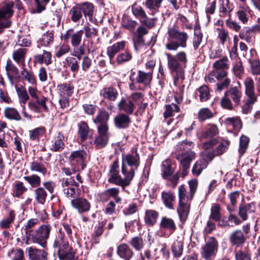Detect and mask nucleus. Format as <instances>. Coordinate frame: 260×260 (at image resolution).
I'll return each instance as SVG.
<instances>
[{"mask_svg": "<svg viewBox=\"0 0 260 260\" xmlns=\"http://www.w3.org/2000/svg\"><path fill=\"white\" fill-rule=\"evenodd\" d=\"M152 75L151 72H145L139 70L138 72L137 76L136 78V81L138 83L143 84L145 86L149 85L151 82Z\"/></svg>", "mask_w": 260, "mask_h": 260, "instance_id": "36", "label": "nucleus"}, {"mask_svg": "<svg viewBox=\"0 0 260 260\" xmlns=\"http://www.w3.org/2000/svg\"><path fill=\"white\" fill-rule=\"evenodd\" d=\"M59 235L54 242L53 246L58 247V255L60 260H67L76 253L69 244L68 241L64 239V234L60 230Z\"/></svg>", "mask_w": 260, "mask_h": 260, "instance_id": "5", "label": "nucleus"}, {"mask_svg": "<svg viewBox=\"0 0 260 260\" xmlns=\"http://www.w3.org/2000/svg\"><path fill=\"white\" fill-rule=\"evenodd\" d=\"M195 94L199 97L201 102H206L210 98V89L207 85H202L197 89Z\"/></svg>", "mask_w": 260, "mask_h": 260, "instance_id": "42", "label": "nucleus"}, {"mask_svg": "<svg viewBox=\"0 0 260 260\" xmlns=\"http://www.w3.org/2000/svg\"><path fill=\"white\" fill-rule=\"evenodd\" d=\"M139 165L140 156L136 151L135 153L127 154L122 158L121 172L128 174L132 181Z\"/></svg>", "mask_w": 260, "mask_h": 260, "instance_id": "4", "label": "nucleus"}, {"mask_svg": "<svg viewBox=\"0 0 260 260\" xmlns=\"http://www.w3.org/2000/svg\"><path fill=\"white\" fill-rule=\"evenodd\" d=\"M219 15L221 17L231 16L234 9L233 4L229 0H219Z\"/></svg>", "mask_w": 260, "mask_h": 260, "instance_id": "24", "label": "nucleus"}, {"mask_svg": "<svg viewBox=\"0 0 260 260\" xmlns=\"http://www.w3.org/2000/svg\"><path fill=\"white\" fill-rule=\"evenodd\" d=\"M126 42L124 41L116 42L107 48V54L111 61L116 54L124 49Z\"/></svg>", "mask_w": 260, "mask_h": 260, "instance_id": "32", "label": "nucleus"}, {"mask_svg": "<svg viewBox=\"0 0 260 260\" xmlns=\"http://www.w3.org/2000/svg\"><path fill=\"white\" fill-rule=\"evenodd\" d=\"M196 154L192 151H187V152H179L175 155L176 159L181 164L183 172L182 176L185 177L187 174V170L189 168L190 164L193 159L195 158Z\"/></svg>", "mask_w": 260, "mask_h": 260, "instance_id": "11", "label": "nucleus"}, {"mask_svg": "<svg viewBox=\"0 0 260 260\" xmlns=\"http://www.w3.org/2000/svg\"><path fill=\"white\" fill-rule=\"evenodd\" d=\"M232 72L233 75L239 79H241L245 73L244 67L242 61L239 59L233 64Z\"/></svg>", "mask_w": 260, "mask_h": 260, "instance_id": "40", "label": "nucleus"}, {"mask_svg": "<svg viewBox=\"0 0 260 260\" xmlns=\"http://www.w3.org/2000/svg\"><path fill=\"white\" fill-rule=\"evenodd\" d=\"M15 88L20 104L25 105L29 99L26 89L24 86L22 85L18 86L17 84L15 85Z\"/></svg>", "mask_w": 260, "mask_h": 260, "instance_id": "43", "label": "nucleus"}, {"mask_svg": "<svg viewBox=\"0 0 260 260\" xmlns=\"http://www.w3.org/2000/svg\"><path fill=\"white\" fill-rule=\"evenodd\" d=\"M213 116V113L208 108L201 109L198 114V118L200 121H204L212 118Z\"/></svg>", "mask_w": 260, "mask_h": 260, "instance_id": "58", "label": "nucleus"}, {"mask_svg": "<svg viewBox=\"0 0 260 260\" xmlns=\"http://www.w3.org/2000/svg\"><path fill=\"white\" fill-rule=\"evenodd\" d=\"M118 94L117 90L112 87H104L100 91V95L110 101H115Z\"/></svg>", "mask_w": 260, "mask_h": 260, "instance_id": "35", "label": "nucleus"}, {"mask_svg": "<svg viewBox=\"0 0 260 260\" xmlns=\"http://www.w3.org/2000/svg\"><path fill=\"white\" fill-rule=\"evenodd\" d=\"M54 42V32L53 31H48L43 34L38 41V46H49Z\"/></svg>", "mask_w": 260, "mask_h": 260, "instance_id": "38", "label": "nucleus"}, {"mask_svg": "<svg viewBox=\"0 0 260 260\" xmlns=\"http://www.w3.org/2000/svg\"><path fill=\"white\" fill-rule=\"evenodd\" d=\"M161 168L162 177L164 179H167L173 174L174 171L172 169L170 160L166 159L162 161L161 165Z\"/></svg>", "mask_w": 260, "mask_h": 260, "instance_id": "49", "label": "nucleus"}, {"mask_svg": "<svg viewBox=\"0 0 260 260\" xmlns=\"http://www.w3.org/2000/svg\"><path fill=\"white\" fill-rule=\"evenodd\" d=\"M118 255L124 260H129L134 255V252L129 246L125 243L118 245L117 247Z\"/></svg>", "mask_w": 260, "mask_h": 260, "instance_id": "23", "label": "nucleus"}, {"mask_svg": "<svg viewBox=\"0 0 260 260\" xmlns=\"http://www.w3.org/2000/svg\"><path fill=\"white\" fill-rule=\"evenodd\" d=\"M161 197L165 207L169 209H173L174 202L175 200L174 194L170 191H162L161 193Z\"/></svg>", "mask_w": 260, "mask_h": 260, "instance_id": "33", "label": "nucleus"}, {"mask_svg": "<svg viewBox=\"0 0 260 260\" xmlns=\"http://www.w3.org/2000/svg\"><path fill=\"white\" fill-rule=\"evenodd\" d=\"M13 3L11 2H8L5 3L1 9V28L3 27L7 28L10 26L11 22L10 18L13 14Z\"/></svg>", "mask_w": 260, "mask_h": 260, "instance_id": "12", "label": "nucleus"}, {"mask_svg": "<svg viewBox=\"0 0 260 260\" xmlns=\"http://www.w3.org/2000/svg\"><path fill=\"white\" fill-rule=\"evenodd\" d=\"M86 157V153L85 151L83 150H77L73 151L69 158L72 166H77L80 170H83L85 167L84 161Z\"/></svg>", "mask_w": 260, "mask_h": 260, "instance_id": "14", "label": "nucleus"}, {"mask_svg": "<svg viewBox=\"0 0 260 260\" xmlns=\"http://www.w3.org/2000/svg\"><path fill=\"white\" fill-rule=\"evenodd\" d=\"M166 55L167 57V60H168L169 56L174 57L175 59L179 64L180 67H182L185 68L186 67V64L188 61L187 54L184 51H180L178 52L176 55H173L169 53H166Z\"/></svg>", "mask_w": 260, "mask_h": 260, "instance_id": "44", "label": "nucleus"}, {"mask_svg": "<svg viewBox=\"0 0 260 260\" xmlns=\"http://www.w3.org/2000/svg\"><path fill=\"white\" fill-rule=\"evenodd\" d=\"M230 144L229 140H223L213 150L217 156H219L225 153L228 149Z\"/></svg>", "mask_w": 260, "mask_h": 260, "instance_id": "64", "label": "nucleus"}, {"mask_svg": "<svg viewBox=\"0 0 260 260\" xmlns=\"http://www.w3.org/2000/svg\"><path fill=\"white\" fill-rule=\"evenodd\" d=\"M64 137L61 132H58L52 140L51 149L53 151H61L64 147Z\"/></svg>", "mask_w": 260, "mask_h": 260, "instance_id": "26", "label": "nucleus"}, {"mask_svg": "<svg viewBox=\"0 0 260 260\" xmlns=\"http://www.w3.org/2000/svg\"><path fill=\"white\" fill-rule=\"evenodd\" d=\"M27 188L24 186V183L21 181H16L13 187L14 196L18 198H22L23 194L27 191Z\"/></svg>", "mask_w": 260, "mask_h": 260, "instance_id": "52", "label": "nucleus"}, {"mask_svg": "<svg viewBox=\"0 0 260 260\" xmlns=\"http://www.w3.org/2000/svg\"><path fill=\"white\" fill-rule=\"evenodd\" d=\"M229 60L226 56L222 57L213 64L214 70H227L229 68Z\"/></svg>", "mask_w": 260, "mask_h": 260, "instance_id": "56", "label": "nucleus"}, {"mask_svg": "<svg viewBox=\"0 0 260 260\" xmlns=\"http://www.w3.org/2000/svg\"><path fill=\"white\" fill-rule=\"evenodd\" d=\"M229 240L232 245L239 246L245 243L246 238L241 230H237L231 233Z\"/></svg>", "mask_w": 260, "mask_h": 260, "instance_id": "21", "label": "nucleus"}, {"mask_svg": "<svg viewBox=\"0 0 260 260\" xmlns=\"http://www.w3.org/2000/svg\"><path fill=\"white\" fill-rule=\"evenodd\" d=\"M51 57L52 55L50 52L44 50L43 54L34 56V60L40 64L44 63L46 65H49L51 63Z\"/></svg>", "mask_w": 260, "mask_h": 260, "instance_id": "46", "label": "nucleus"}, {"mask_svg": "<svg viewBox=\"0 0 260 260\" xmlns=\"http://www.w3.org/2000/svg\"><path fill=\"white\" fill-rule=\"evenodd\" d=\"M46 101L45 98L36 99V102L30 101L28 103V106L31 110L36 113L40 112L41 108H43L44 111H47L48 107L46 105Z\"/></svg>", "mask_w": 260, "mask_h": 260, "instance_id": "29", "label": "nucleus"}, {"mask_svg": "<svg viewBox=\"0 0 260 260\" xmlns=\"http://www.w3.org/2000/svg\"><path fill=\"white\" fill-rule=\"evenodd\" d=\"M129 244L137 251H141L145 245L143 238L140 236L133 237L130 241Z\"/></svg>", "mask_w": 260, "mask_h": 260, "instance_id": "61", "label": "nucleus"}, {"mask_svg": "<svg viewBox=\"0 0 260 260\" xmlns=\"http://www.w3.org/2000/svg\"><path fill=\"white\" fill-rule=\"evenodd\" d=\"M27 50L26 48H19L13 53V59L18 64H20L22 67H25V55Z\"/></svg>", "mask_w": 260, "mask_h": 260, "instance_id": "41", "label": "nucleus"}, {"mask_svg": "<svg viewBox=\"0 0 260 260\" xmlns=\"http://www.w3.org/2000/svg\"><path fill=\"white\" fill-rule=\"evenodd\" d=\"M118 169V161H114L110 170L108 182L120 186L124 189L125 186L130 185L132 181L126 173H122L124 176V178H122L119 174Z\"/></svg>", "mask_w": 260, "mask_h": 260, "instance_id": "6", "label": "nucleus"}, {"mask_svg": "<svg viewBox=\"0 0 260 260\" xmlns=\"http://www.w3.org/2000/svg\"><path fill=\"white\" fill-rule=\"evenodd\" d=\"M35 199L40 204L44 205L46 202L47 193L44 187H39L34 190Z\"/></svg>", "mask_w": 260, "mask_h": 260, "instance_id": "48", "label": "nucleus"}, {"mask_svg": "<svg viewBox=\"0 0 260 260\" xmlns=\"http://www.w3.org/2000/svg\"><path fill=\"white\" fill-rule=\"evenodd\" d=\"M4 115L5 117L9 119L19 121L21 117L17 110L14 108H7L5 110Z\"/></svg>", "mask_w": 260, "mask_h": 260, "instance_id": "57", "label": "nucleus"}, {"mask_svg": "<svg viewBox=\"0 0 260 260\" xmlns=\"http://www.w3.org/2000/svg\"><path fill=\"white\" fill-rule=\"evenodd\" d=\"M115 123L116 126L120 128H124L128 126L130 119L128 116L124 114H121L115 117Z\"/></svg>", "mask_w": 260, "mask_h": 260, "instance_id": "47", "label": "nucleus"}, {"mask_svg": "<svg viewBox=\"0 0 260 260\" xmlns=\"http://www.w3.org/2000/svg\"><path fill=\"white\" fill-rule=\"evenodd\" d=\"M52 227L49 224H44L40 226L36 231V234L32 237L34 242L45 247L47 244V240L49 238Z\"/></svg>", "mask_w": 260, "mask_h": 260, "instance_id": "10", "label": "nucleus"}, {"mask_svg": "<svg viewBox=\"0 0 260 260\" xmlns=\"http://www.w3.org/2000/svg\"><path fill=\"white\" fill-rule=\"evenodd\" d=\"M252 10L246 4L240 5L235 15L238 19L243 24L248 23L249 16L251 15Z\"/></svg>", "mask_w": 260, "mask_h": 260, "instance_id": "16", "label": "nucleus"}, {"mask_svg": "<svg viewBox=\"0 0 260 260\" xmlns=\"http://www.w3.org/2000/svg\"><path fill=\"white\" fill-rule=\"evenodd\" d=\"M71 20L74 22H77L82 17V10L79 5L74 6L70 11Z\"/></svg>", "mask_w": 260, "mask_h": 260, "instance_id": "59", "label": "nucleus"}, {"mask_svg": "<svg viewBox=\"0 0 260 260\" xmlns=\"http://www.w3.org/2000/svg\"><path fill=\"white\" fill-rule=\"evenodd\" d=\"M29 168L30 171L40 173L43 175H45L47 172L44 164L38 161L31 162L30 164Z\"/></svg>", "mask_w": 260, "mask_h": 260, "instance_id": "63", "label": "nucleus"}, {"mask_svg": "<svg viewBox=\"0 0 260 260\" xmlns=\"http://www.w3.org/2000/svg\"><path fill=\"white\" fill-rule=\"evenodd\" d=\"M98 134L94 140L95 147L98 148L105 147L109 140L108 129H98Z\"/></svg>", "mask_w": 260, "mask_h": 260, "instance_id": "20", "label": "nucleus"}, {"mask_svg": "<svg viewBox=\"0 0 260 260\" xmlns=\"http://www.w3.org/2000/svg\"><path fill=\"white\" fill-rule=\"evenodd\" d=\"M218 249V242L214 237H210L202 247L201 256L205 260H214Z\"/></svg>", "mask_w": 260, "mask_h": 260, "instance_id": "8", "label": "nucleus"}, {"mask_svg": "<svg viewBox=\"0 0 260 260\" xmlns=\"http://www.w3.org/2000/svg\"><path fill=\"white\" fill-rule=\"evenodd\" d=\"M28 253L31 260H47V252L44 250L30 247L28 248Z\"/></svg>", "mask_w": 260, "mask_h": 260, "instance_id": "27", "label": "nucleus"}, {"mask_svg": "<svg viewBox=\"0 0 260 260\" xmlns=\"http://www.w3.org/2000/svg\"><path fill=\"white\" fill-rule=\"evenodd\" d=\"M189 192L186 190L184 185H181L178 187L179 203L180 204L187 203L188 201L191 200L194 193L196 191L198 181L192 180L188 182Z\"/></svg>", "mask_w": 260, "mask_h": 260, "instance_id": "9", "label": "nucleus"}, {"mask_svg": "<svg viewBox=\"0 0 260 260\" xmlns=\"http://www.w3.org/2000/svg\"><path fill=\"white\" fill-rule=\"evenodd\" d=\"M58 92L60 96L69 97L73 92L74 86L70 83H63L57 86Z\"/></svg>", "mask_w": 260, "mask_h": 260, "instance_id": "39", "label": "nucleus"}, {"mask_svg": "<svg viewBox=\"0 0 260 260\" xmlns=\"http://www.w3.org/2000/svg\"><path fill=\"white\" fill-rule=\"evenodd\" d=\"M107 223V220L104 219L96 225L91 236V242L94 244H98L100 241V236L103 234L105 225Z\"/></svg>", "mask_w": 260, "mask_h": 260, "instance_id": "25", "label": "nucleus"}, {"mask_svg": "<svg viewBox=\"0 0 260 260\" xmlns=\"http://www.w3.org/2000/svg\"><path fill=\"white\" fill-rule=\"evenodd\" d=\"M7 214L8 216L1 221V228H9L15 219V214L12 209H9Z\"/></svg>", "mask_w": 260, "mask_h": 260, "instance_id": "53", "label": "nucleus"}, {"mask_svg": "<svg viewBox=\"0 0 260 260\" xmlns=\"http://www.w3.org/2000/svg\"><path fill=\"white\" fill-rule=\"evenodd\" d=\"M171 250L175 258L180 257L183 250V242L178 240L174 241L171 246Z\"/></svg>", "mask_w": 260, "mask_h": 260, "instance_id": "51", "label": "nucleus"}, {"mask_svg": "<svg viewBox=\"0 0 260 260\" xmlns=\"http://www.w3.org/2000/svg\"><path fill=\"white\" fill-rule=\"evenodd\" d=\"M83 34V30H80L74 32L73 28L69 29L64 35V39H71V43L73 47H77L81 43Z\"/></svg>", "mask_w": 260, "mask_h": 260, "instance_id": "17", "label": "nucleus"}, {"mask_svg": "<svg viewBox=\"0 0 260 260\" xmlns=\"http://www.w3.org/2000/svg\"><path fill=\"white\" fill-rule=\"evenodd\" d=\"M132 11L133 15L139 18L140 21L147 17V14L144 9L140 6H138L136 3H134L132 6Z\"/></svg>", "mask_w": 260, "mask_h": 260, "instance_id": "55", "label": "nucleus"}, {"mask_svg": "<svg viewBox=\"0 0 260 260\" xmlns=\"http://www.w3.org/2000/svg\"><path fill=\"white\" fill-rule=\"evenodd\" d=\"M159 227L160 229L169 231L171 234L173 233L177 229L174 219L166 216H163L161 217Z\"/></svg>", "mask_w": 260, "mask_h": 260, "instance_id": "22", "label": "nucleus"}, {"mask_svg": "<svg viewBox=\"0 0 260 260\" xmlns=\"http://www.w3.org/2000/svg\"><path fill=\"white\" fill-rule=\"evenodd\" d=\"M119 110L126 114H132L135 108L134 103L129 99H122L118 104Z\"/></svg>", "mask_w": 260, "mask_h": 260, "instance_id": "30", "label": "nucleus"}, {"mask_svg": "<svg viewBox=\"0 0 260 260\" xmlns=\"http://www.w3.org/2000/svg\"><path fill=\"white\" fill-rule=\"evenodd\" d=\"M208 126L209 127L202 133L200 139H209L218 134V129L215 124H210Z\"/></svg>", "mask_w": 260, "mask_h": 260, "instance_id": "50", "label": "nucleus"}, {"mask_svg": "<svg viewBox=\"0 0 260 260\" xmlns=\"http://www.w3.org/2000/svg\"><path fill=\"white\" fill-rule=\"evenodd\" d=\"M168 67L173 75L174 85L179 86L183 83L185 80L184 68L180 67L174 57L169 56Z\"/></svg>", "mask_w": 260, "mask_h": 260, "instance_id": "7", "label": "nucleus"}, {"mask_svg": "<svg viewBox=\"0 0 260 260\" xmlns=\"http://www.w3.org/2000/svg\"><path fill=\"white\" fill-rule=\"evenodd\" d=\"M109 114L105 110H100L96 117L93 119V122L99 124L98 129H108V121Z\"/></svg>", "mask_w": 260, "mask_h": 260, "instance_id": "18", "label": "nucleus"}, {"mask_svg": "<svg viewBox=\"0 0 260 260\" xmlns=\"http://www.w3.org/2000/svg\"><path fill=\"white\" fill-rule=\"evenodd\" d=\"M216 74V79L218 81H221L216 84L215 92H220L222 90L228 88L231 83V80L226 76L228 75L226 70H214Z\"/></svg>", "mask_w": 260, "mask_h": 260, "instance_id": "13", "label": "nucleus"}, {"mask_svg": "<svg viewBox=\"0 0 260 260\" xmlns=\"http://www.w3.org/2000/svg\"><path fill=\"white\" fill-rule=\"evenodd\" d=\"M164 0H145L144 5L149 11L151 15H154L159 11Z\"/></svg>", "mask_w": 260, "mask_h": 260, "instance_id": "31", "label": "nucleus"}, {"mask_svg": "<svg viewBox=\"0 0 260 260\" xmlns=\"http://www.w3.org/2000/svg\"><path fill=\"white\" fill-rule=\"evenodd\" d=\"M82 12L85 17H88L90 21H93L94 7L92 3L84 2L80 5Z\"/></svg>", "mask_w": 260, "mask_h": 260, "instance_id": "37", "label": "nucleus"}, {"mask_svg": "<svg viewBox=\"0 0 260 260\" xmlns=\"http://www.w3.org/2000/svg\"><path fill=\"white\" fill-rule=\"evenodd\" d=\"M255 211V206L254 203L241 204L238 208V215L242 221H246L248 218V215L254 213Z\"/></svg>", "mask_w": 260, "mask_h": 260, "instance_id": "19", "label": "nucleus"}, {"mask_svg": "<svg viewBox=\"0 0 260 260\" xmlns=\"http://www.w3.org/2000/svg\"><path fill=\"white\" fill-rule=\"evenodd\" d=\"M158 216L159 213L156 210H147L145 213V222L148 226H153L156 223Z\"/></svg>", "mask_w": 260, "mask_h": 260, "instance_id": "34", "label": "nucleus"}, {"mask_svg": "<svg viewBox=\"0 0 260 260\" xmlns=\"http://www.w3.org/2000/svg\"><path fill=\"white\" fill-rule=\"evenodd\" d=\"M78 134L82 142L86 140L90 134L92 129H90L87 123L84 121H81L78 124Z\"/></svg>", "mask_w": 260, "mask_h": 260, "instance_id": "28", "label": "nucleus"}, {"mask_svg": "<svg viewBox=\"0 0 260 260\" xmlns=\"http://www.w3.org/2000/svg\"><path fill=\"white\" fill-rule=\"evenodd\" d=\"M242 94L241 83L237 81V85L231 86L224 92L220 101L222 107L229 110H233V103L235 106H239L241 104Z\"/></svg>", "mask_w": 260, "mask_h": 260, "instance_id": "2", "label": "nucleus"}, {"mask_svg": "<svg viewBox=\"0 0 260 260\" xmlns=\"http://www.w3.org/2000/svg\"><path fill=\"white\" fill-rule=\"evenodd\" d=\"M189 212V205L188 203L180 204L179 203V206L177 208V212L181 222H185L188 217Z\"/></svg>", "mask_w": 260, "mask_h": 260, "instance_id": "45", "label": "nucleus"}, {"mask_svg": "<svg viewBox=\"0 0 260 260\" xmlns=\"http://www.w3.org/2000/svg\"><path fill=\"white\" fill-rule=\"evenodd\" d=\"M167 42L165 47L168 50L176 51L179 47L185 48L188 35L185 31H180L176 25L170 26L167 30Z\"/></svg>", "mask_w": 260, "mask_h": 260, "instance_id": "1", "label": "nucleus"}, {"mask_svg": "<svg viewBox=\"0 0 260 260\" xmlns=\"http://www.w3.org/2000/svg\"><path fill=\"white\" fill-rule=\"evenodd\" d=\"M72 206L81 214L88 212L91 208L90 203L85 198L78 197L71 201Z\"/></svg>", "mask_w": 260, "mask_h": 260, "instance_id": "15", "label": "nucleus"}, {"mask_svg": "<svg viewBox=\"0 0 260 260\" xmlns=\"http://www.w3.org/2000/svg\"><path fill=\"white\" fill-rule=\"evenodd\" d=\"M244 93L247 99L241 107V112L244 114L250 113L253 104L257 101V95L255 91L254 82L251 77H247L244 81Z\"/></svg>", "mask_w": 260, "mask_h": 260, "instance_id": "3", "label": "nucleus"}, {"mask_svg": "<svg viewBox=\"0 0 260 260\" xmlns=\"http://www.w3.org/2000/svg\"><path fill=\"white\" fill-rule=\"evenodd\" d=\"M225 122L229 126H232L236 131H239L242 126V121L238 116L227 118Z\"/></svg>", "mask_w": 260, "mask_h": 260, "instance_id": "54", "label": "nucleus"}, {"mask_svg": "<svg viewBox=\"0 0 260 260\" xmlns=\"http://www.w3.org/2000/svg\"><path fill=\"white\" fill-rule=\"evenodd\" d=\"M67 66L70 68V70L73 73H77L79 69V61L73 56H68L66 58Z\"/></svg>", "mask_w": 260, "mask_h": 260, "instance_id": "62", "label": "nucleus"}, {"mask_svg": "<svg viewBox=\"0 0 260 260\" xmlns=\"http://www.w3.org/2000/svg\"><path fill=\"white\" fill-rule=\"evenodd\" d=\"M23 179L28 183L31 187H39L41 185V178L37 174L24 176Z\"/></svg>", "mask_w": 260, "mask_h": 260, "instance_id": "60", "label": "nucleus"}]
</instances>
